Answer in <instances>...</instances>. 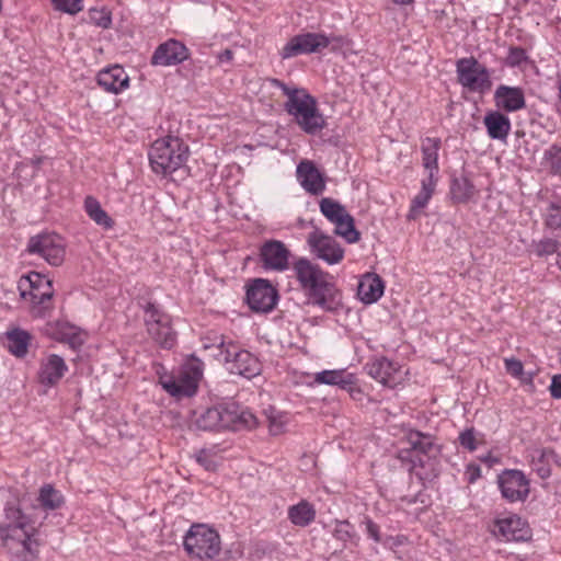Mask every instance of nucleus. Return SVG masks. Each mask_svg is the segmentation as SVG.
Returning a JSON list of instances; mask_svg holds the SVG:
<instances>
[{
    "instance_id": "nucleus-6",
    "label": "nucleus",
    "mask_w": 561,
    "mask_h": 561,
    "mask_svg": "<svg viewBox=\"0 0 561 561\" xmlns=\"http://www.w3.org/2000/svg\"><path fill=\"white\" fill-rule=\"evenodd\" d=\"M184 548L201 560L214 559L221 549L219 534L204 524L192 525L184 537Z\"/></svg>"
},
{
    "instance_id": "nucleus-9",
    "label": "nucleus",
    "mask_w": 561,
    "mask_h": 561,
    "mask_svg": "<svg viewBox=\"0 0 561 561\" xmlns=\"http://www.w3.org/2000/svg\"><path fill=\"white\" fill-rule=\"evenodd\" d=\"M27 252L39 255L53 266H59L65 260L66 244L57 233H41L30 238Z\"/></svg>"
},
{
    "instance_id": "nucleus-13",
    "label": "nucleus",
    "mask_w": 561,
    "mask_h": 561,
    "mask_svg": "<svg viewBox=\"0 0 561 561\" xmlns=\"http://www.w3.org/2000/svg\"><path fill=\"white\" fill-rule=\"evenodd\" d=\"M224 355L220 360L228 364V370L231 374L243 376L248 379L260 374L261 365L256 357L245 350H237L232 343L228 344V347L221 351Z\"/></svg>"
},
{
    "instance_id": "nucleus-43",
    "label": "nucleus",
    "mask_w": 561,
    "mask_h": 561,
    "mask_svg": "<svg viewBox=\"0 0 561 561\" xmlns=\"http://www.w3.org/2000/svg\"><path fill=\"white\" fill-rule=\"evenodd\" d=\"M528 60L527 53L522 47H511L506 57V65L510 67H519Z\"/></svg>"
},
{
    "instance_id": "nucleus-55",
    "label": "nucleus",
    "mask_w": 561,
    "mask_h": 561,
    "mask_svg": "<svg viewBox=\"0 0 561 561\" xmlns=\"http://www.w3.org/2000/svg\"><path fill=\"white\" fill-rule=\"evenodd\" d=\"M67 341L69 342V344L72 346V347H76L77 345H81L82 344V341L80 339V335L77 334V333H71L70 335L67 336Z\"/></svg>"
},
{
    "instance_id": "nucleus-49",
    "label": "nucleus",
    "mask_w": 561,
    "mask_h": 561,
    "mask_svg": "<svg viewBox=\"0 0 561 561\" xmlns=\"http://www.w3.org/2000/svg\"><path fill=\"white\" fill-rule=\"evenodd\" d=\"M505 368L514 377H519L523 374V364L516 358L505 359Z\"/></svg>"
},
{
    "instance_id": "nucleus-18",
    "label": "nucleus",
    "mask_w": 561,
    "mask_h": 561,
    "mask_svg": "<svg viewBox=\"0 0 561 561\" xmlns=\"http://www.w3.org/2000/svg\"><path fill=\"white\" fill-rule=\"evenodd\" d=\"M492 533L506 541H526L531 536L527 523L517 515L496 519Z\"/></svg>"
},
{
    "instance_id": "nucleus-54",
    "label": "nucleus",
    "mask_w": 561,
    "mask_h": 561,
    "mask_svg": "<svg viewBox=\"0 0 561 561\" xmlns=\"http://www.w3.org/2000/svg\"><path fill=\"white\" fill-rule=\"evenodd\" d=\"M233 58V51L231 49H225L222 53L219 54L218 59L222 62H229Z\"/></svg>"
},
{
    "instance_id": "nucleus-34",
    "label": "nucleus",
    "mask_w": 561,
    "mask_h": 561,
    "mask_svg": "<svg viewBox=\"0 0 561 561\" xmlns=\"http://www.w3.org/2000/svg\"><path fill=\"white\" fill-rule=\"evenodd\" d=\"M218 416L216 405L207 408L199 413H195V426L202 431H219Z\"/></svg>"
},
{
    "instance_id": "nucleus-21",
    "label": "nucleus",
    "mask_w": 561,
    "mask_h": 561,
    "mask_svg": "<svg viewBox=\"0 0 561 561\" xmlns=\"http://www.w3.org/2000/svg\"><path fill=\"white\" fill-rule=\"evenodd\" d=\"M297 179L306 192L320 195L325 190V182L313 162L305 160L297 167Z\"/></svg>"
},
{
    "instance_id": "nucleus-40",
    "label": "nucleus",
    "mask_w": 561,
    "mask_h": 561,
    "mask_svg": "<svg viewBox=\"0 0 561 561\" xmlns=\"http://www.w3.org/2000/svg\"><path fill=\"white\" fill-rule=\"evenodd\" d=\"M546 225L549 228H561V199L551 202L546 216Z\"/></svg>"
},
{
    "instance_id": "nucleus-26",
    "label": "nucleus",
    "mask_w": 561,
    "mask_h": 561,
    "mask_svg": "<svg viewBox=\"0 0 561 561\" xmlns=\"http://www.w3.org/2000/svg\"><path fill=\"white\" fill-rule=\"evenodd\" d=\"M382 279L375 275H366L358 284L357 296L365 304L376 302L383 294Z\"/></svg>"
},
{
    "instance_id": "nucleus-57",
    "label": "nucleus",
    "mask_w": 561,
    "mask_h": 561,
    "mask_svg": "<svg viewBox=\"0 0 561 561\" xmlns=\"http://www.w3.org/2000/svg\"><path fill=\"white\" fill-rule=\"evenodd\" d=\"M396 3H399V4H409L411 3L413 0H393Z\"/></svg>"
},
{
    "instance_id": "nucleus-7",
    "label": "nucleus",
    "mask_w": 561,
    "mask_h": 561,
    "mask_svg": "<svg viewBox=\"0 0 561 561\" xmlns=\"http://www.w3.org/2000/svg\"><path fill=\"white\" fill-rule=\"evenodd\" d=\"M202 376V364L192 362L180 371L178 378L163 374L160 375L159 382L173 397H191L196 392Z\"/></svg>"
},
{
    "instance_id": "nucleus-23",
    "label": "nucleus",
    "mask_w": 561,
    "mask_h": 561,
    "mask_svg": "<svg viewBox=\"0 0 561 561\" xmlns=\"http://www.w3.org/2000/svg\"><path fill=\"white\" fill-rule=\"evenodd\" d=\"M98 83L107 92L119 93L129 84V78L123 67L115 65L98 73Z\"/></svg>"
},
{
    "instance_id": "nucleus-56",
    "label": "nucleus",
    "mask_w": 561,
    "mask_h": 561,
    "mask_svg": "<svg viewBox=\"0 0 561 561\" xmlns=\"http://www.w3.org/2000/svg\"><path fill=\"white\" fill-rule=\"evenodd\" d=\"M473 472L470 477V482H473L476 478L480 477V468L479 467H472Z\"/></svg>"
},
{
    "instance_id": "nucleus-31",
    "label": "nucleus",
    "mask_w": 561,
    "mask_h": 561,
    "mask_svg": "<svg viewBox=\"0 0 561 561\" xmlns=\"http://www.w3.org/2000/svg\"><path fill=\"white\" fill-rule=\"evenodd\" d=\"M474 186L466 176L455 178L451 182L450 193L456 203H466L474 195Z\"/></svg>"
},
{
    "instance_id": "nucleus-1",
    "label": "nucleus",
    "mask_w": 561,
    "mask_h": 561,
    "mask_svg": "<svg viewBox=\"0 0 561 561\" xmlns=\"http://www.w3.org/2000/svg\"><path fill=\"white\" fill-rule=\"evenodd\" d=\"M293 271L301 289L312 305L324 311L334 312L342 307V294L333 283V277L306 257L293 264Z\"/></svg>"
},
{
    "instance_id": "nucleus-41",
    "label": "nucleus",
    "mask_w": 561,
    "mask_h": 561,
    "mask_svg": "<svg viewBox=\"0 0 561 561\" xmlns=\"http://www.w3.org/2000/svg\"><path fill=\"white\" fill-rule=\"evenodd\" d=\"M560 242L556 239L546 238L534 243L535 253L538 256H547L558 251Z\"/></svg>"
},
{
    "instance_id": "nucleus-22",
    "label": "nucleus",
    "mask_w": 561,
    "mask_h": 561,
    "mask_svg": "<svg viewBox=\"0 0 561 561\" xmlns=\"http://www.w3.org/2000/svg\"><path fill=\"white\" fill-rule=\"evenodd\" d=\"M494 101L499 108L516 112L526 106L525 95L520 88L501 84L494 92Z\"/></svg>"
},
{
    "instance_id": "nucleus-5",
    "label": "nucleus",
    "mask_w": 561,
    "mask_h": 561,
    "mask_svg": "<svg viewBox=\"0 0 561 561\" xmlns=\"http://www.w3.org/2000/svg\"><path fill=\"white\" fill-rule=\"evenodd\" d=\"M345 44L346 39L343 36L308 32L291 37L282 48L280 56L283 59H288L298 55L321 53L328 47H331L332 50H337Z\"/></svg>"
},
{
    "instance_id": "nucleus-3",
    "label": "nucleus",
    "mask_w": 561,
    "mask_h": 561,
    "mask_svg": "<svg viewBox=\"0 0 561 561\" xmlns=\"http://www.w3.org/2000/svg\"><path fill=\"white\" fill-rule=\"evenodd\" d=\"M272 84L279 88L287 96L284 108L294 117L301 130L314 135L324 128L325 121L318 108L317 101L305 89L288 87L278 79H273Z\"/></svg>"
},
{
    "instance_id": "nucleus-45",
    "label": "nucleus",
    "mask_w": 561,
    "mask_h": 561,
    "mask_svg": "<svg viewBox=\"0 0 561 561\" xmlns=\"http://www.w3.org/2000/svg\"><path fill=\"white\" fill-rule=\"evenodd\" d=\"M459 443L463 448H467L470 451L476 450L477 444L473 428H468L461 432L459 435Z\"/></svg>"
},
{
    "instance_id": "nucleus-11",
    "label": "nucleus",
    "mask_w": 561,
    "mask_h": 561,
    "mask_svg": "<svg viewBox=\"0 0 561 561\" xmlns=\"http://www.w3.org/2000/svg\"><path fill=\"white\" fill-rule=\"evenodd\" d=\"M307 244L311 254L329 265L340 263L344 257V250L331 236L319 228H314L307 237Z\"/></svg>"
},
{
    "instance_id": "nucleus-52",
    "label": "nucleus",
    "mask_w": 561,
    "mask_h": 561,
    "mask_svg": "<svg viewBox=\"0 0 561 561\" xmlns=\"http://www.w3.org/2000/svg\"><path fill=\"white\" fill-rule=\"evenodd\" d=\"M366 529H367L369 537L373 538L374 541H376V542L380 541L379 527L371 519L366 520Z\"/></svg>"
},
{
    "instance_id": "nucleus-17",
    "label": "nucleus",
    "mask_w": 561,
    "mask_h": 561,
    "mask_svg": "<svg viewBox=\"0 0 561 561\" xmlns=\"http://www.w3.org/2000/svg\"><path fill=\"white\" fill-rule=\"evenodd\" d=\"M497 481L503 497L510 502L525 501L529 494V481L519 470H505Z\"/></svg>"
},
{
    "instance_id": "nucleus-4",
    "label": "nucleus",
    "mask_w": 561,
    "mask_h": 561,
    "mask_svg": "<svg viewBox=\"0 0 561 561\" xmlns=\"http://www.w3.org/2000/svg\"><path fill=\"white\" fill-rule=\"evenodd\" d=\"M187 157L188 147L180 138L173 136L157 139L149 150L152 171L162 175L179 170L186 162Z\"/></svg>"
},
{
    "instance_id": "nucleus-30",
    "label": "nucleus",
    "mask_w": 561,
    "mask_h": 561,
    "mask_svg": "<svg viewBox=\"0 0 561 561\" xmlns=\"http://www.w3.org/2000/svg\"><path fill=\"white\" fill-rule=\"evenodd\" d=\"M8 350L16 357H24L27 353L31 335L28 332L14 329L7 332Z\"/></svg>"
},
{
    "instance_id": "nucleus-53",
    "label": "nucleus",
    "mask_w": 561,
    "mask_h": 561,
    "mask_svg": "<svg viewBox=\"0 0 561 561\" xmlns=\"http://www.w3.org/2000/svg\"><path fill=\"white\" fill-rule=\"evenodd\" d=\"M268 421L271 434L278 435L283 432L284 423L280 419H277L275 416H268Z\"/></svg>"
},
{
    "instance_id": "nucleus-58",
    "label": "nucleus",
    "mask_w": 561,
    "mask_h": 561,
    "mask_svg": "<svg viewBox=\"0 0 561 561\" xmlns=\"http://www.w3.org/2000/svg\"><path fill=\"white\" fill-rule=\"evenodd\" d=\"M558 265L561 268V252L558 253Z\"/></svg>"
},
{
    "instance_id": "nucleus-51",
    "label": "nucleus",
    "mask_w": 561,
    "mask_h": 561,
    "mask_svg": "<svg viewBox=\"0 0 561 561\" xmlns=\"http://www.w3.org/2000/svg\"><path fill=\"white\" fill-rule=\"evenodd\" d=\"M551 397L561 399V375H554L549 387Z\"/></svg>"
},
{
    "instance_id": "nucleus-50",
    "label": "nucleus",
    "mask_w": 561,
    "mask_h": 561,
    "mask_svg": "<svg viewBox=\"0 0 561 561\" xmlns=\"http://www.w3.org/2000/svg\"><path fill=\"white\" fill-rule=\"evenodd\" d=\"M204 347L205 348L216 347L219 351L218 356H220V358H222L224 355L221 354V351L225 352V350L228 347V345H226L225 337L222 335H215L214 340H210V343H204Z\"/></svg>"
},
{
    "instance_id": "nucleus-48",
    "label": "nucleus",
    "mask_w": 561,
    "mask_h": 561,
    "mask_svg": "<svg viewBox=\"0 0 561 561\" xmlns=\"http://www.w3.org/2000/svg\"><path fill=\"white\" fill-rule=\"evenodd\" d=\"M334 537L341 541L352 538V526L348 522H340L334 529Z\"/></svg>"
},
{
    "instance_id": "nucleus-20",
    "label": "nucleus",
    "mask_w": 561,
    "mask_h": 561,
    "mask_svg": "<svg viewBox=\"0 0 561 561\" xmlns=\"http://www.w3.org/2000/svg\"><path fill=\"white\" fill-rule=\"evenodd\" d=\"M68 370L64 358L57 354H50L41 360L38 380L42 385L53 387L59 382Z\"/></svg>"
},
{
    "instance_id": "nucleus-44",
    "label": "nucleus",
    "mask_w": 561,
    "mask_h": 561,
    "mask_svg": "<svg viewBox=\"0 0 561 561\" xmlns=\"http://www.w3.org/2000/svg\"><path fill=\"white\" fill-rule=\"evenodd\" d=\"M90 20L94 25L100 26L102 28H108L112 24L111 14L105 10H91Z\"/></svg>"
},
{
    "instance_id": "nucleus-42",
    "label": "nucleus",
    "mask_w": 561,
    "mask_h": 561,
    "mask_svg": "<svg viewBox=\"0 0 561 561\" xmlns=\"http://www.w3.org/2000/svg\"><path fill=\"white\" fill-rule=\"evenodd\" d=\"M56 10L68 13L77 14L83 9L82 0H51Z\"/></svg>"
},
{
    "instance_id": "nucleus-32",
    "label": "nucleus",
    "mask_w": 561,
    "mask_h": 561,
    "mask_svg": "<svg viewBox=\"0 0 561 561\" xmlns=\"http://www.w3.org/2000/svg\"><path fill=\"white\" fill-rule=\"evenodd\" d=\"M84 208L89 217L99 226L104 228H112L113 220L106 214L105 210L102 209L100 203L92 196H87L84 201Z\"/></svg>"
},
{
    "instance_id": "nucleus-24",
    "label": "nucleus",
    "mask_w": 561,
    "mask_h": 561,
    "mask_svg": "<svg viewBox=\"0 0 561 561\" xmlns=\"http://www.w3.org/2000/svg\"><path fill=\"white\" fill-rule=\"evenodd\" d=\"M367 374L382 383L383 386L393 387L396 385L394 375L397 368L392 362L386 357L377 358L366 365Z\"/></svg>"
},
{
    "instance_id": "nucleus-19",
    "label": "nucleus",
    "mask_w": 561,
    "mask_h": 561,
    "mask_svg": "<svg viewBox=\"0 0 561 561\" xmlns=\"http://www.w3.org/2000/svg\"><path fill=\"white\" fill-rule=\"evenodd\" d=\"M188 49L176 39H169L160 44L151 56L153 66H175L188 58Z\"/></svg>"
},
{
    "instance_id": "nucleus-37",
    "label": "nucleus",
    "mask_w": 561,
    "mask_h": 561,
    "mask_svg": "<svg viewBox=\"0 0 561 561\" xmlns=\"http://www.w3.org/2000/svg\"><path fill=\"white\" fill-rule=\"evenodd\" d=\"M556 458V453L552 449H541L538 451V457L533 459L534 468L541 479H547L551 474L549 460Z\"/></svg>"
},
{
    "instance_id": "nucleus-35",
    "label": "nucleus",
    "mask_w": 561,
    "mask_h": 561,
    "mask_svg": "<svg viewBox=\"0 0 561 561\" xmlns=\"http://www.w3.org/2000/svg\"><path fill=\"white\" fill-rule=\"evenodd\" d=\"M38 501L45 510L59 508L64 503V496L50 484H45L39 490Z\"/></svg>"
},
{
    "instance_id": "nucleus-46",
    "label": "nucleus",
    "mask_w": 561,
    "mask_h": 561,
    "mask_svg": "<svg viewBox=\"0 0 561 561\" xmlns=\"http://www.w3.org/2000/svg\"><path fill=\"white\" fill-rule=\"evenodd\" d=\"M196 460L199 465H202L208 471H214L217 468V462L215 461L211 454L206 449H202L196 455Z\"/></svg>"
},
{
    "instance_id": "nucleus-8",
    "label": "nucleus",
    "mask_w": 561,
    "mask_h": 561,
    "mask_svg": "<svg viewBox=\"0 0 561 561\" xmlns=\"http://www.w3.org/2000/svg\"><path fill=\"white\" fill-rule=\"evenodd\" d=\"M145 322L148 334L157 344L168 350L173 347L176 335L171 328V318L169 314L149 302L145 308Z\"/></svg>"
},
{
    "instance_id": "nucleus-14",
    "label": "nucleus",
    "mask_w": 561,
    "mask_h": 561,
    "mask_svg": "<svg viewBox=\"0 0 561 561\" xmlns=\"http://www.w3.org/2000/svg\"><path fill=\"white\" fill-rule=\"evenodd\" d=\"M457 73L459 82L470 91L483 92L491 84L488 70L473 58L458 60Z\"/></svg>"
},
{
    "instance_id": "nucleus-38",
    "label": "nucleus",
    "mask_w": 561,
    "mask_h": 561,
    "mask_svg": "<svg viewBox=\"0 0 561 561\" xmlns=\"http://www.w3.org/2000/svg\"><path fill=\"white\" fill-rule=\"evenodd\" d=\"M408 440L411 445V448L415 451H420L422 454H427L433 448V438L428 434H423L419 431H412L408 435Z\"/></svg>"
},
{
    "instance_id": "nucleus-25",
    "label": "nucleus",
    "mask_w": 561,
    "mask_h": 561,
    "mask_svg": "<svg viewBox=\"0 0 561 561\" xmlns=\"http://www.w3.org/2000/svg\"><path fill=\"white\" fill-rule=\"evenodd\" d=\"M488 135L492 139L505 140L511 130L510 118L499 111L486 113L483 118Z\"/></svg>"
},
{
    "instance_id": "nucleus-16",
    "label": "nucleus",
    "mask_w": 561,
    "mask_h": 561,
    "mask_svg": "<svg viewBox=\"0 0 561 561\" xmlns=\"http://www.w3.org/2000/svg\"><path fill=\"white\" fill-rule=\"evenodd\" d=\"M260 260L265 270L284 272L289 267L290 251L279 240H267L260 248Z\"/></svg>"
},
{
    "instance_id": "nucleus-29",
    "label": "nucleus",
    "mask_w": 561,
    "mask_h": 561,
    "mask_svg": "<svg viewBox=\"0 0 561 561\" xmlns=\"http://www.w3.org/2000/svg\"><path fill=\"white\" fill-rule=\"evenodd\" d=\"M288 518L294 525L306 527L314 520L316 510L309 502L300 501L288 508Z\"/></svg>"
},
{
    "instance_id": "nucleus-12",
    "label": "nucleus",
    "mask_w": 561,
    "mask_h": 561,
    "mask_svg": "<svg viewBox=\"0 0 561 561\" xmlns=\"http://www.w3.org/2000/svg\"><path fill=\"white\" fill-rule=\"evenodd\" d=\"M20 295L33 305H44L54 296L53 282L38 272H30L19 280Z\"/></svg>"
},
{
    "instance_id": "nucleus-39",
    "label": "nucleus",
    "mask_w": 561,
    "mask_h": 561,
    "mask_svg": "<svg viewBox=\"0 0 561 561\" xmlns=\"http://www.w3.org/2000/svg\"><path fill=\"white\" fill-rule=\"evenodd\" d=\"M436 185V180L424 179L421 192L413 198L412 210L424 208L431 199Z\"/></svg>"
},
{
    "instance_id": "nucleus-28",
    "label": "nucleus",
    "mask_w": 561,
    "mask_h": 561,
    "mask_svg": "<svg viewBox=\"0 0 561 561\" xmlns=\"http://www.w3.org/2000/svg\"><path fill=\"white\" fill-rule=\"evenodd\" d=\"M314 382L329 386H337L343 390H351L355 383V378L353 374H348L343 369L323 370L316 374Z\"/></svg>"
},
{
    "instance_id": "nucleus-2",
    "label": "nucleus",
    "mask_w": 561,
    "mask_h": 561,
    "mask_svg": "<svg viewBox=\"0 0 561 561\" xmlns=\"http://www.w3.org/2000/svg\"><path fill=\"white\" fill-rule=\"evenodd\" d=\"M8 525L2 531L1 547L10 554L11 561H36L37 530L28 517L16 506L5 508Z\"/></svg>"
},
{
    "instance_id": "nucleus-36",
    "label": "nucleus",
    "mask_w": 561,
    "mask_h": 561,
    "mask_svg": "<svg viewBox=\"0 0 561 561\" xmlns=\"http://www.w3.org/2000/svg\"><path fill=\"white\" fill-rule=\"evenodd\" d=\"M320 210L331 222L340 220V218H343V216L347 214L343 205L329 197L321 199Z\"/></svg>"
},
{
    "instance_id": "nucleus-27",
    "label": "nucleus",
    "mask_w": 561,
    "mask_h": 561,
    "mask_svg": "<svg viewBox=\"0 0 561 561\" xmlns=\"http://www.w3.org/2000/svg\"><path fill=\"white\" fill-rule=\"evenodd\" d=\"M440 145L439 138L431 137L425 138L422 142L423 167L428 171L426 179L435 180L434 176L438 172V150Z\"/></svg>"
},
{
    "instance_id": "nucleus-47",
    "label": "nucleus",
    "mask_w": 561,
    "mask_h": 561,
    "mask_svg": "<svg viewBox=\"0 0 561 561\" xmlns=\"http://www.w3.org/2000/svg\"><path fill=\"white\" fill-rule=\"evenodd\" d=\"M547 157L551 160L554 172L561 173V146H551L547 151Z\"/></svg>"
},
{
    "instance_id": "nucleus-33",
    "label": "nucleus",
    "mask_w": 561,
    "mask_h": 561,
    "mask_svg": "<svg viewBox=\"0 0 561 561\" xmlns=\"http://www.w3.org/2000/svg\"><path fill=\"white\" fill-rule=\"evenodd\" d=\"M333 224L335 225L334 233L343 237L348 243L359 240L360 233L356 230L354 218L348 213Z\"/></svg>"
},
{
    "instance_id": "nucleus-15",
    "label": "nucleus",
    "mask_w": 561,
    "mask_h": 561,
    "mask_svg": "<svg viewBox=\"0 0 561 561\" xmlns=\"http://www.w3.org/2000/svg\"><path fill=\"white\" fill-rule=\"evenodd\" d=\"M247 302L255 312H270L276 306L278 294L267 279L257 278L247 290Z\"/></svg>"
},
{
    "instance_id": "nucleus-10",
    "label": "nucleus",
    "mask_w": 561,
    "mask_h": 561,
    "mask_svg": "<svg viewBox=\"0 0 561 561\" xmlns=\"http://www.w3.org/2000/svg\"><path fill=\"white\" fill-rule=\"evenodd\" d=\"M219 413V431L231 430H251L257 424L255 415L237 402H225L216 405Z\"/></svg>"
}]
</instances>
